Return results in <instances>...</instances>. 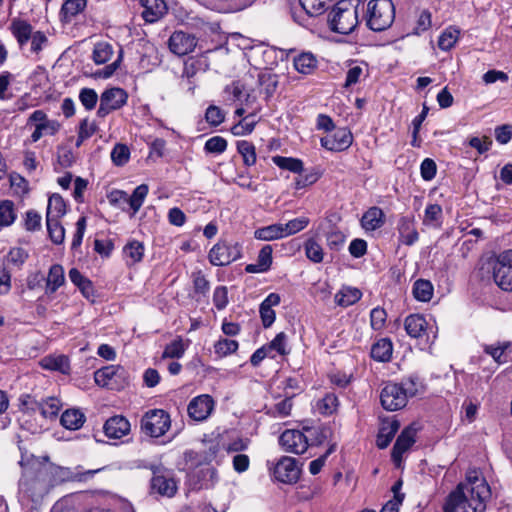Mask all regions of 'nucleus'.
<instances>
[{
    "mask_svg": "<svg viewBox=\"0 0 512 512\" xmlns=\"http://www.w3.org/2000/svg\"><path fill=\"white\" fill-rule=\"evenodd\" d=\"M272 252L273 249L271 245L263 246L259 251L256 263L248 264L245 267V271L251 274L267 272L272 265Z\"/></svg>",
    "mask_w": 512,
    "mask_h": 512,
    "instance_id": "obj_19",
    "label": "nucleus"
},
{
    "mask_svg": "<svg viewBox=\"0 0 512 512\" xmlns=\"http://www.w3.org/2000/svg\"><path fill=\"white\" fill-rule=\"evenodd\" d=\"M206 121L212 126L220 125L225 118L223 111L215 105H210L205 113Z\"/></svg>",
    "mask_w": 512,
    "mask_h": 512,
    "instance_id": "obj_63",
    "label": "nucleus"
},
{
    "mask_svg": "<svg viewBox=\"0 0 512 512\" xmlns=\"http://www.w3.org/2000/svg\"><path fill=\"white\" fill-rule=\"evenodd\" d=\"M306 257L313 263H321L324 259L322 246L314 239L309 238L304 243Z\"/></svg>",
    "mask_w": 512,
    "mask_h": 512,
    "instance_id": "obj_40",
    "label": "nucleus"
},
{
    "mask_svg": "<svg viewBox=\"0 0 512 512\" xmlns=\"http://www.w3.org/2000/svg\"><path fill=\"white\" fill-rule=\"evenodd\" d=\"M227 141L221 136H214L209 138L204 146L208 153L221 154L227 149Z\"/></svg>",
    "mask_w": 512,
    "mask_h": 512,
    "instance_id": "obj_55",
    "label": "nucleus"
},
{
    "mask_svg": "<svg viewBox=\"0 0 512 512\" xmlns=\"http://www.w3.org/2000/svg\"><path fill=\"white\" fill-rule=\"evenodd\" d=\"M46 225L51 241L55 244H61L64 241L65 230L59 219L46 217Z\"/></svg>",
    "mask_w": 512,
    "mask_h": 512,
    "instance_id": "obj_44",
    "label": "nucleus"
},
{
    "mask_svg": "<svg viewBox=\"0 0 512 512\" xmlns=\"http://www.w3.org/2000/svg\"><path fill=\"white\" fill-rule=\"evenodd\" d=\"M144 251L143 243L137 240L128 242L123 248V253L126 258L130 259L131 264L140 262L144 256Z\"/></svg>",
    "mask_w": 512,
    "mask_h": 512,
    "instance_id": "obj_41",
    "label": "nucleus"
},
{
    "mask_svg": "<svg viewBox=\"0 0 512 512\" xmlns=\"http://www.w3.org/2000/svg\"><path fill=\"white\" fill-rule=\"evenodd\" d=\"M130 151L125 144H116L111 152V159L117 166H123L129 161Z\"/></svg>",
    "mask_w": 512,
    "mask_h": 512,
    "instance_id": "obj_53",
    "label": "nucleus"
},
{
    "mask_svg": "<svg viewBox=\"0 0 512 512\" xmlns=\"http://www.w3.org/2000/svg\"><path fill=\"white\" fill-rule=\"evenodd\" d=\"M103 430L108 438L120 439L130 432V423L125 417L116 415L106 420Z\"/></svg>",
    "mask_w": 512,
    "mask_h": 512,
    "instance_id": "obj_15",
    "label": "nucleus"
},
{
    "mask_svg": "<svg viewBox=\"0 0 512 512\" xmlns=\"http://www.w3.org/2000/svg\"><path fill=\"white\" fill-rule=\"evenodd\" d=\"M442 217V207L439 204H429L424 212L423 224L428 227L440 228Z\"/></svg>",
    "mask_w": 512,
    "mask_h": 512,
    "instance_id": "obj_35",
    "label": "nucleus"
},
{
    "mask_svg": "<svg viewBox=\"0 0 512 512\" xmlns=\"http://www.w3.org/2000/svg\"><path fill=\"white\" fill-rule=\"evenodd\" d=\"M79 100L86 110H93L98 101V95L92 88H82L79 93Z\"/></svg>",
    "mask_w": 512,
    "mask_h": 512,
    "instance_id": "obj_54",
    "label": "nucleus"
},
{
    "mask_svg": "<svg viewBox=\"0 0 512 512\" xmlns=\"http://www.w3.org/2000/svg\"><path fill=\"white\" fill-rule=\"evenodd\" d=\"M385 223V215L381 208H369L361 218V225L366 231H374Z\"/></svg>",
    "mask_w": 512,
    "mask_h": 512,
    "instance_id": "obj_21",
    "label": "nucleus"
},
{
    "mask_svg": "<svg viewBox=\"0 0 512 512\" xmlns=\"http://www.w3.org/2000/svg\"><path fill=\"white\" fill-rule=\"evenodd\" d=\"M45 280L46 294H54L65 282L63 267L60 264L52 265Z\"/></svg>",
    "mask_w": 512,
    "mask_h": 512,
    "instance_id": "obj_24",
    "label": "nucleus"
},
{
    "mask_svg": "<svg viewBox=\"0 0 512 512\" xmlns=\"http://www.w3.org/2000/svg\"><path fill=\"white\" fill-rule=\"evenodd\" d=\"M17 219L15 204L11 200L0 201V230L11 226Z\"/></svg>",
    "mask_w": 512,
    "mask_h": 512,
    "instance_id": "obj_31",
    "label": "nucleus"
},
{
    "mask_svg": "<svg viewBox=\"0 0 512 512\" xmlns=\"http://www.w3.org/2000/svg\"><path fill=\"white\" fill-rule=\"evenodd\" d=\"M149 192V187L147 184H141L137 186L133 193L129 196L125 191L116 190L113 191V196H120L123 198V201L127 202L132 210V216H134L143 205L145 198L147 197Z\"/></svg>",
    "mask_w": 512,
    "mask_h": 512,
    "instance_id": "obj_14",
    "label": "nucleus"
},
{
    "mask_svg": "<svg viewBox=\"0 0 512 512\" xmlns=\"http://www.w3.org/2000/svg\"><path fill=\"white\" fill-rule=\"evenodd\" d=\"M398 429L399 423L397 421H392L387 424H384L377 435V446L380 449L386 448L394 438Z\"/></svg>",
    "mask_w": 512,
    "mask_h": 512,
    "instance_id": "obj_36",
    "label": "nucleus"
},
{
    "mask_svg": "<svg viewBox=\"0 0 512 512\" xmlns=\"http://www.w3.org/2000/svg\"><path fill=\"white\" fill-rule=\"evenodd\" d=\"M259 83L263 88L266 98H270L278 86L277 76L271 73H261L259 75Z\"/></svg>",
    "mask_w": 512,
    "mask_h": 512,
    "instance_id": "obj_51",
    "label": "nucleus"
},
{
    "mask_svg": "<svg viewBox=\"0 0 512 512\" xmlns=\"http://www.w3.org/2000/svg\"><path fill=\"white\" fill-rule=\"evenodd\" d=\"M113 54V46L108 42L101 41L94 45L92 60L95 64L102 65L107 63L112 58Z\"/></svg>",
    "mask_w": 512,
    "mask_h": 512,
    "instance_id": "obj_34",
    "label": "nucleus"
},
{
    "mask_svg": "<svg viewBox=\"0 0 512 512\" xmlns=\"http://www.w3.org/2000/svg\"><path fill=\"white\" fill-rule=\"evenodd\" d=\"M40 364L44 369L59 371L62 374H68L70 371L69 359L64 355L46 356Z\"/></svg>",
    "mask_w": 512,
    "mask_h": 512,
    "instance_id": "obj_26",
    "label": "nucleus"
},
{
    "mask_svg": "<svg viewBox=\"0 0 512 512\" xmlns=\"http://www.w3.org/2000/svg\"><path fill=\"white\" fill-rule=\"evenodd\" d=\"M269 348V351H276L279 355L284 356L289 353L286 349L287 346V335L284 332L278 333L275 338L266 345Z\"/></svg>",
    "mask_w": 512,
    "mask_h": 512,
    "instance_id": "obj_58",
    "label": "nucleus"
},
{
    "mask_svg": "<svg viewBox=\"0 0 512 512\" xmlns=\"http://www.w3.org/2000/svg\"><path fill=\"white\" fill-rule=\"evenodd\" d=\"M168 46L175 55L185 56L194 51L197 46V38L190 33L175 31L168 40Z\"/></svg>",
    "mask_w": 512,
    "mask_h": 512,
    "instance_id": "obj_11",
    "label": "nucleus"
},
{
    "mask_svg": "<svg viewBox=\"0 0 512 512\" xmlns=\"http://www.w3.org/2000/svg\"><path fill=\"white\" fill-rule=\"evenodd\" d=\"M295 69L302 74H311L317 67V59L310 52H304L294 58Z\"/></svg>",
    "mask_w": 512,
    "mask_h": 512,
    "instance_id": "obj_32",
    "label": "nucleus"
},
{
    "mask_svg": "<svg viewBox=\"0 0 512 512\" xmlns=\"http://www.w3.org/2000/svg\"><path fill=\"white\" fill-rule=\"evenodd\" d=\"M309 222L310 221L307 217H299L288 221L286 224H282L284 237L294 235L302 231L308 226Z\"/></svg>",
    "mask_w": 512,
    "mask_h": 512,
    "instance_id": "obj_50",
    "label": "nucleus"
},
{
    "mask_svg": "<svg viewBox=\"0 0 512 512\" xmlns=\"http://www.w3.org/2000/svg\"><path fill=\"white\" fill-rule=\"evenodd\" d=\"M404 327L410 337L420 338L426 332L427 321L420 314H411L405 318Z\"/></svg>",
    "mask_w": 512,
    "mask_h": 512,
    "instance_id": "obj_22",
    "label": "nucleus"
},
{
    "mask_svg": "<svg viewBox=\"0 0 512 512\" xmlns=\"http://www.w3.org/2000/svg\"><path fill=\"white\" fill-rule=\"evenodd\" d=\"M170 425V416L162 409L147 411L140 421L141 431L154 438L163 436L169 430Z\"/></svg>",
    "mask_w": 512,
    "mask_h": 512,
    "instance_id": "obj_4",
    "label": "nucleus"
},
{
    "mask_svg": "<svg viewBox=\"0 0 512 512\" xmlns=\"http://www.w3.org/2000/svg\"><path fill=\"white\" fill-rule=\"evenodd\" d=\"M360 0H340L329 13V24L332 31L339 34H350L357 27L358 7Z\"/></svg>",
    "mask_w": 512,
    "mask_h": 512,
    "instance_id": "obj_2",
    "label": "nucleus"
},
{
    "mask_svg": "<svg viewBox=\"0 0 512 512\" xmlns=\"http://www.w3.org/2000/svg\"><path fill=\"white\" fill-rule=\"evenodd\" d=\"M11 30L21 47L28 43L33 34L32 26L24 20H14L11 24Z\"/></svg>",
    "mask_w": 512,
    "mask_h": 512,
    "instance_id": "obj_30",
    "label": "nucleus"
},
{
    "mask_svg": "<svg viewBox=\"0 0 512 512\" xmlns=\"http://www.w3.org/2000/svg\"><path fill=\"white\" fill-rule=\"evenodd\" d=\"M395 19L391 0H370L367 4V26L376 32L388 29Z\"/></svg>",
    "mask_w": 512,
    "mask_h": 512,
    "instance_id": "obj_3",
    "label": "nucleus"
},
{
    "mask_svg": "<svg viewBox=\"0 0 512 512\" xmlns=\"http://www.w3.org/2000/svg\"><path fill=\"white\" fill-rule=\"evenodd\" d=\"M272 160L279 168L293 173H301L303 170V162L297 158L274 156Z\"/></svg>",
    "mask_w": 512,
    "mask_h": 512,
    "instance_id": "obj_43",
    "label": "nucleus"
},
{
    "mask_svg": "<svg viewBox=\"0 0 512 512\" xmlns=\"http://www.w3.org/2000/svg\"><path fill=\"white\" fill-rule=\"evenodd\" d=\"M214 408V401L207 394L199 395L193 398L187 408L190 418L195 421L205 420Z\"/></svg>",
    "mask_w": 512,
    "mask_h": 512,
    "instance_id": "obj_13",
    "label": "nucleus"
},
{
    "mask_svg": "<svg viewBox=\"0 0 512 512\" xmlns=\"http://www.w3.org/2000/svg\"><path fill=\"white\" fill-rule=\"evenodd\" d=\"M86 7V0H66L61 8L63 20L70 22L73 17L78 15Z\"/></svg>",
    "mask_w": 512,
    "mask_h": 512,
    "instance_id": "obj_38",
    "label": "nucleus"
},
{
    "mask_svg": "<svg viewBox=\"0 0 512 512\" xmlns=\"http://www.w3.org/2000/svg\"><path fill=\"white\" fill-rule=\"evenodd\" d=\"M254 237L262 241H273L284 238L282 224L276 223L255 230Z\"/></svg>",
    "mask_w": 512,
    "mask_h": 512,
    "instance_id": "obj_33",
    "label": "nucleus"
},
{
    "mask_svg": "<svg viewBox=\"0 0 512 512\" xmlns=\"http://www.w3.org/2000/svg\"><path fill=\"white\" fill-rule=\"evenodd\" d=\"M60 422L66 429L78 430L85 422V415L79 409H68L62 414Z\"/></svg>",
    "mask_w": 512,
    "mask_h": 512,
    "instance_id": "obj_29",
    "label": "nucleus"
},
{
    "mask_svg": "<svg viewBox=\"0 0 512 512\" xmlns=\"http://www.w3.org/2000/svg\"><path fill=\"white\" fill-rule=\"evenodd\" d=\"M433 291V285L429 280L418 279L413 285V295L418 301H430L433 296Z\"/></svg>",
    "mask_w": 512,
    "mask_h": 512,
    "instance_id": "obj_37",
    "label": "nucleus"
},
{
    "mask_svg": "<svg viewBox=\"0 0 512 512\" xmlns=\"http://www.w3.org/2000/svg\"><path fill=\"white\" fill-rule=\"evenodd\" d=\"M242 246L238 242L219 241L209 251V261L214 266H226L240 259Z\"/></svg>",
    "mask_w": 512,
    "mask_h": 512,
    "instance_id": "obj_5",
    "label": "nucleus"
},
{
    "mask_svg": "<svg viewBox=\"0 0 512 512\" xmlns=\"http://www.w3.org/2000/svg\"><path fill=\"white\" fill-rule=\"evenodd\" d=\"M296 396V392H286L284 399L275 404L273 415L279 417L289 416L293 406L292 399Z\"/></svg>",
    "mask_w": 512,
    "mask_h": 512,
    "instance_id": "obj_48",
    "label": "nucleus"
},
{
    "mask_svg": "<svg viewBox=\"0 0 512 512\" xmlns=\"http://www.w3.org/2000/svg\"><path fill=\"white\" fill-rule=\"evenodd\" d=\"M393 344L390 339L382 338L372 345L371 357L379 362H388L392 357Z\"/></svg>",
    "mask_w": 512,
    "mask_h": 512,
    "instance_id": "obj_25",
    "label": "nucleus"
},
{
    "mask_svg": "<svg viewBox=\"0 0 512 512\" xmlns=\"http://www.w3.org/2000/svg\"><path fill=\"white\" fill-rule=\"evenodd\" d=\"M24 227L31 232L40 230L41 215L35 210H28L25 214Z\"/></svg>",
    "mask_w": 512,
    "mask_h": 512,
    "instance_id": "obj_62",
    "label": "nucleus"
},
{
    "mask_svg": "<svg viewBox=\"0 0 512 512\" xmlns=\"http://www.w3.org/2000/svg\"><path fill=\"white\" fill-rule=\"evenodd\" d=\"M511 342H498L491 345H483V350L487 355H490L493 360L498 364H504L508 361L507 352L511 347Z\"/></svg>",
    "mask_w": 512,
    "mask_h": 512,
    "instance_id": "obj_27",
    "label": "nucleus"
},
{
    "mask_svg": "<svg viewBox=\"0 0 512 512\" xmlns=\"http://www.w3.org/2000/svg\"><path fill=\"white\" fill-rule=\"evenodd\" d=\"M119 370V367L113 365L98 369L94 372V380L97 385L107 387L109 386V381L113 379Z\"/></svg>",
    "mask_w": 512,
    "mask_h": 512,
    "instance_id": "obj_45",
    "label": "nucleus"
},
{
    "mask_svg": "<svg viewBox=\"0 0 512 512\" xmlns=\"http://www.w3.org/2000/svg\"><path fill=\"white\" fill-rule=\"evenodd\" d=\"M60 410V402L56 398H50L44 403H40L38 411L44 418L55 417Z\"/></svg>",
    "mask_w": 512,
    "mask_h": 512,
    "instance_id": "obj_56",
    "label": "nucleus"
},
{
    "mask_svg": "<svg viewBox=\"0 0 512 512\" xmlns=\"http://www.w3.org/2000/svg\"><path fill=\"white\" fill-rule=\"evenodd\" d=\"M68 275L71 282L79 288L82 295L86 299L93 301L95 291L92 282L88 278L83 276L81 272L76 268L70 269Z\"/></svg>",
    "mask_w": 512,
    "mask_h": 512,
    "instance_id": "obj_23",
    "label": "nucleus"
},
{
    "mask_svg": "<svg viewBox=\"0 0 512 512\" xmlns=\"http://www.w3.org/2000/svg\"><path fill=\"white\" fill-rule=\"evenodd\" d=\"M467 484L460 483L445 503V512H484L491 497L490 486L484 478L467 476Z\"/></svg>",
    "mask_w": 512,
    "mask_h": 512,
    "instance_id": "obj_1",
    "label": "nucleus"
},
{
    "mask_svg": "<svg viewBox=\"0 0 512 512\" xmlns=\"http://www.w3.org/2000/svg\"><path fill=\"white\" fill-rule=\"evenodd\" d=\"M66 213V204L63 198L58 195H52L48 200L46 217L60 219Z\"/></svg>",
    "mask_w": 512,
    "mask_h": 512,
    "instance_id": "obj_39",
    "label": "nucleus"
},
{
    "mask_svg": "<svg viewBox=\"0 0 512 512\" xmlns=\"http://www.w3.org/2000/svg\"><path fill=\"white\" fill-rule=\"evenodd\" d=\"M407 396L402 386L397 383H387L381 391L380 401L385 410L396 411L406 406Z\"/></svg>",
    "mask_w": 512,
    "mask_h": 512,
    "instance_id": "obj_8",
    "label": "nucleus"
},
{
    "mask_svg": "<svg viewBox=\"0 0 512 512\" xmlns=\"http://www.w3.org/2000/svg\"><path fill=\"white\" fill-rule=\"evenodd\" d=\"M387 313L381 307L373 308L370 312V323L374 330H381L386 323Z\"/></svg>",
    "mask_w": 512,
    "mask_h": 512,
    "instance_id": "obj_60",
    "label": "nucleus"
},
{
    "mask_svg": "<svg viewBox=\"0 0 512 512\" xmlns=\"http://www.w3.org/2000/svg\"><path fill=\"white\" fill-rule=\"evenodd\" d=\"M251 116L252 115H248L245 118H243L242 120H240L237 124H235L231 128L232 134L235 136H243V135L250 134L254 130V127L256 125V122L254 120L249 121V118Z\"/></svg>",
    "mask_w": 512,
    "mask_h": 512,
    "instance_id": "obj_57",
    "label": "nucleus"
},
{
    "mask_svg": "<svg viewBox=\"0 0 512 512\" xmlns=\"http://www.w3.org/2000/svg\"><path fill=\"white\" fill-rule=\"evenodd\" d=\"M273 475L279 482L295 483L300 476V468L296 459L289 456L280 458L273 468Z\"/></svg>",
    "mask_w": 512,
    "mask_h": 512,
    "instance_id": "obj_9",
    "label": "nucleus"
},
{
    "mask_svg": "<svg viewBox=\"0 0 512 512\" xmlns=\"http://www.w3.org/2000/svg\"><path fill=\"white\" fill-rule=\"evenodd\" d=\"M186 347L181 337H177L171 343L166 345L162 358H181L185 353Z\"/></svg>",
    "mask_w": 512,
    "mask_h": 512,
    "instance_id": "obj_49",
    "label": "nucleus"
},
{
    "mask_svg": "<svg viewBox=\"0 0 512 512\" xmlns=\"http://www.w3.org/2000/svg\"><path fill=\"white\" fill-rule=\"evenodd\" d=\"M237 349L238 342L227 338L220 339L214 344L215 353L220 357L232 354L236 352Z\"/></svg>",
    "mask_w": 512,
    "mask_h": 512,
    "instance_id": "obj_52",
    "label": "nucleus"
},
{
    "mask_svg": "<svg viewBox=\"0 0 512 512\" xmlns=\"http://www.w3.org/2000/svg\"><path fill=\"white\" fill-rule=\"evenodd\" d=\"M279 443L286 452L303 454L309 446V437L299 430H285Z\"/></svg>",
    "mask_w": 512,
    "mask_h": 512,
    "instance_id": "obj_10",
    "label": "nucleus"
},
{
    "mask_svg": "<svg viewBox=\"0 0 512 512\" xmlns=\"http://www.w3.org/2000/svg\"><path fill=\"white\" fill-rule=\"evenodd\" d=\"M339 405L338 398L334 393H327L317 403V408L320 413L324 415H330L336 411Z\"/></svg>",
    "mask_w": 512,
    "mask_h": 512,
    "instance_id": "obj_47",
    "label": "nucleus"
},
{
    "mask_svg": "<svg viewBox=\"0 0 512 512\" xmlns=\"http://www.w3.org/2000/svg\"><path fill=\"white\" fill-rule=\"evenodd\" d=\"M142 17L148 23L157 22L167 13L164 0H141Z\"/></svg>",
    "mask_w": 512,
    "mask_h": 512,
    "instance_id": "obj_17",
    "label": "nucleus"
},
{
    "mask_svg": "<svg viewBox=\"0 0 512 512\" xmlns=\"http://www.w3.org/2000/svg\"><path fill=\"white\" fill-rule=\"evenodd\" d=\"M27 258V251L21 247L12 248L7 255V261L17 267H20Z\"/></svg>",
    "mask_w": 512,
    "mask_h": 512,
    "instance_id": "obj_64",
    "label": "nucleus"
},
{
    "mask_svg": "<svg viewBox=\"0 0 512 512\" xmlns=\"http://www.w3.org/2000/svg\"><path fill=\"white\" fill-rule=\"evenodd\" d=\"M459 37V30L455 28H447L442 32L438 39V46L443 51L450 50L455 43L457 42Z\"/></svg>",
    "mask_w": 512,
    "mask_h": 512,
    "instance_id": "obj_46",
    "label": "nucleus"
},
{
    "mask_svg": "<svg viewBox=\"0 0 512 512\" xmlns=\"http://www.w3.org/2000/svg\"><path fill=\"white\" fill-rule=\"evenodd\" d=\"M101 470L102 468L84 471L81 466L75 468L57 466L54 468L53 476L60 482H85Z\"/></svg>",
    "mask_w": 512,
    "mask_h": 512,
    "instance_id": "obj_12",
    "label": "nucleus"
},
{
    "mask_svg": "<svg viewBox=\"0 0 512 512\" xmlns=\"http://www.w3.org/2000/svg\"><path fill=\"white\" fill-rule=\"evenodd\" d=\"M151 489L162 496L172 497L177 491V484L169 475L155 473L151 479Z\"/></svg>",
    "mask_w": 512,
    "mask_h": 512,
    "instance_id": "obj_18",
    "label": "nucleus"
},
{
    "mask_svg": "<svg viewBox=\"0 0 512 512\" xmlns=\"http://www.w3.org/2000/svg\"><path fill=\"white\" fill-rule=\"evenodd\" d=\"M495 283L504 291H512V250L499 254L493 265Z\"/></svg>",
    "mask_w": 512,
    "mask_h": 512,
    "instance_id": "obj_6",
    "label": "nucleus"
},
{
    "mask_svg": "<svg viewBox=\"0 0 512 512\" xmlns=\"http://www.w3.org/2000/svg\"><path fill=\"white\" fill-rule=\"evenodd\" d=\"M362 297V292L353 287H343L335 294V302L341 307H348L358 302Z\"/></svg>",
    "mask_w": 512,
    "mask_h": 512,
    "instance_id": "obj_28",
    "label": "nucleus"
},
{
    "mask_svg": "<svg viewBox=\"0 0 512 512\" xmlns=\"http://www.w3.org/2000/svg\"><path fill=\"white\" fill-rule=\"evenodd\" d=\"M128 99L125 90L121 88L106 89L100 97V105L97 110L98 117L104 118L114 110L123 107Z\"/></svg>",
    "mask_w": 512,
    "mask_h": 512,
    "instance_id": "obj_7",
    "label": "nucleus"
},
{
    "mask_svg": "<svg viewBox=\"0 0 512 512\" xmlns=\"http://www.w3.org/2000/svg\"><path fill=\"white\" fill-rule=\"evenodd\" d=\"M400 385L405 391L407 398L415 396L419 392V389L422 387V384L417 376H410L404 379Z\"/></svg>",
    "mask_w": 512,
    "mask_h": 512,
    "instance_id": "obj_61",
    "label": "nucleus"
},
{
    "mask_svg": "<svg viewBox=\"0 0 512 512\" xmlns=\"http://www.w3.org/2000/svg\"><path fill=\"white\" fill-rule=\"evenodd\" d=\"M346 240L345 235L338 230L330 231L326 234L327 246L334 251H338L344 245Z\"/></svg>",
    "mask_w": 512,
    "mask_h": 512,
    "instance_id": "obj_59",
    "label": "nucleus"
},
{
    "mask_svg": "<svg viewBox=\"0 0 512 512\" xmlns=\"http://www.w3.org/2000/svg\"><path fill=\"white\" fill-rule=\"evenodd\" d=\"M237 151L242 156L244 165L250 167L256 163V151L253 143L246 140L238 141Z\"/></svg>",
    "mask_w": 512,
    "mask_h": 512,
    "instance_id": "obj_42",
    "label": "nucleus"
},
{
    "mask_svg": "<svg viewBox=\"0 0 512 512\" xmlns=\"http://www.w3.org/2000/svg\"><path fill=\"white\" fill-rule=\"evenodd\" d=\"M398 232L401 242L407 246L413 245L419 238L414 220L409 217L400 218L398 222Z\"/></svg>",
    "mask_w": 512,
    "mask_h": 512,
    "instance_id": "obj_20",
    "label": "nucleus"
},
{
    "mask_svg": "<svg viewBox=\"0 0 512 512\" xmlns=\"http://www.w3.org/2000/svg\"><path fill=\"white\" fill-rule=\"evenodd\" d=\"M416 429L412 426L406 427L398 436L392 450V459L399 462L402 455L415 443Z\"/></svg>",
    "mask_w": 512,
    "mask_h": 512,
    "instance_id": "obj_16",
    "label": "nucleus"
}]
</instances>
